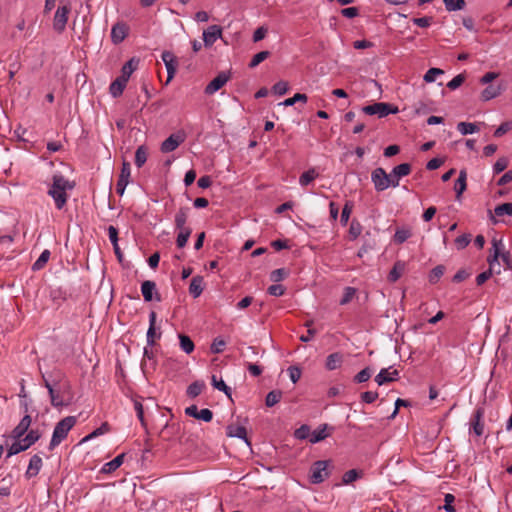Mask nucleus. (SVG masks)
Here are the masks:
<instances>
[{
  "label": "nucleus",
  "mask_w": 512,
  "mask_h": 512,
  "mask_svg": "<svg viewBox=\"0 0 512 512\" xmlns=\"http://www.w3.org/2000/svg\"><path fill=\"white\" fill-rule=\"evenodd\" d=\"M61 377L62 374L59 373L58 378L51 382L44 374L42 375L44 386L47 388L50 396L51 405L55 408L68 406L72 400V397H69L67 400L64 399V394L66 390L70 389V385L67 382L62 384Z\"/></svg>",
  "instance_id": "nucleus-1"
},
{
  "label": "nucleus",
  "mask_w": 512,
  "mask_h": 512,
  "mask_svg": "<svg viewBox=\"0 0 512 512\" xmlns=\"http://www.w3.org/2000/svg\"><path fill=\"white\" fill-rule=\"evenodd\" d=\"M74 188V183H71L62 175H54L53 183L48 190V195L51 196L55 201V206L57 209H62L66 202L68 195L66 190H71Z\"/></svg>",
  "instance_id": "nucleus-2"
},
{
  "label": "nucleus",
  "mask_w": 512,
  "mask_h": 512,
  "mask_svg": "<svg viewBox=\"0 0 512 512\" xmlns=\"http://www.w3.org/2000/svg\"><path fill=\"white\" fill-rule=\"evenodd\" d=\"M77 419L75 416H67L61 419L55 426L52 438L49 444V450L52 451L57 447L64 439H66L69 431L76 424Z\"/></svg>",
  "instance_id": "nucleus-3"
},
{
  "label": "nucleus",
  "mask_w": 512,
  "mask_h": 512,
  "mask_svg": "<svg viewBox=\"0 0 512 512\" xmlns=\"http://www.w3.org/2000/svg\"><path fill=\"white\" fill-rule=\"evenodd\" d=\"M42 436V433L38 429L30 430L26 436L19 441H15L9 448L7 457H11L20 452L26 451L33 444H35Z\"/></svg>",
  "instance_id": "nucleus-4"
},
{
  "label": "nucleus",
  "mask_w": 512,
  "mask_h": 512,
  "mask_svg": "<svg viewBox=\"0 0 512 512\" xmlns=\"http://www.w3.org/2000/svg\"><path fill=\"white\" fill-rule=\"evenodd\" d=\"M362 112L366 115H378L380 118L389 114H396L398 107L386 102H377L362 108Z\"/></svg>",
  "instance_id": "nucleus-5"
},
{
  "label": "nucleus",
  "mask_w": 512,
  "mask_h": 512,
  "mask_svg": "<svg viewBox=\"0 0 512 512\" xmlns=\"http://www.w3.org/2000/svg\"><path fill=\"white\" fill-rule=\"evenodd\" d=\"M330 463L331 461L329 460H318L314 462L311 467L310 482L313 484L322 483L329 476L327 468Z\"/></svg>",
  "instance_id": "nucleus-6"
},
{
  "label": "nucleus",
  "mask_w": 512,
  "mask_h": 512,
  "mask_svg": "<svg viewBox=\"0 0 512 512\" xmlns=\"http://www.w3.org/2000/svg\"><path fill=\"white\" fill-rule=\"evenodd\" d=\"M70 11L69 4L58 7L53 20V28L56 32L62 33L65 30Z\"/></svg>",
  "instance_id": "nucleus-7"
},
{
  "label": "nucleus",
  "mask_w": 512,
  "mask_h": 512,
  "mask_svg": "<svg viewBox=\"0 0 512 512\" xmlns=\"http://www.w3.org/2000/svg\"><path fill=\"white\" fill-rule=\"evenodd\" d=\"M371 181L377 192L386 190L389 187V180L384 168L378 167L371 173Z\"/></svg>",
  "instance_id": "nucleus-8"
},
{
  "label": "nucleus",
  "mask_w": 512,
  "mask_h": 512,
  "mask_svg": "<svg viewBox=\"0 0 512 512\" xmlns=\"http://www.w3.org/2000/svg\"><path fill=\"white\" fill-rule=\"evenodd\" d=\"M485 415V409L483 406H478L470 420V429L476 436H481L484 433V422L483 418Z\"/></svg>",
  "instance_id": "nucleus-9"
},
{
  "label": "nucleus",
  "mask_w": 512,
  "mask_h": 512,
  "mask_svg": "<svg viewBox=\"0 0 512 512\" xmlns=\"http://www.w3.org/2000/svg\"><path fill=\"white\" fill-rule=\"evenodd\" d=\"M130 175H131L130 163L127 161H123L119 179L116 184V192L120 196H122L124 194L126 186L129 183Z\"/></svg>",
  "instance_id": "nucleus-10"
},
{
  "label": "nucleus",
  "mask_w": 512,
  "mask_h": 512,
  "mask_svg": "<svg viewBox=\"0 0 512 512\" xmlns=\"http://www.w3.org/2000/svg\"><path fill=\"white\" fill-rule=\"evenodd\" d=\"M230 79V75L226 72H220L209 84L205 87V94L212 95L220 90Z\"/></svg>",
  "instance_id": "nucleus-11"
},
{
  "label": "nucleus",
  "mask_w": 512,
  "mask_h": 512,
  "mask_svg": "<svg viewBox=\"0 0 512 512\" xmlns=\"http://www.w3.org/2000/svg\"><path fill=\"white\" fill-rule=\"evenodd\" d=\"M185 140V136L183 134H171L167 139H165L161 144V151L163 153L172 152L178 148V146L183 143Z\"/></svg>",
  "instance_id": "nucleus-12"
},
{
  "label": "nucleus",
  "mask_w": 512,
  "mask_h": 512,
  "mask_svg": "<svg viewBox=\"0 0 512 512\" xmlns=\"http://www.w3.org/2000/svg\"><path fill=\"white\" fill-rule=\"evenodd\" d=\"M391 368L392 367L383 368L375 376L374 380L379 386L398 380L399 371L397 369L390 371Z\"/></svg>",
  "instance_id": "nucleus-13"
},
{
  "label": "nucleus",
  "mask_w": 512,
  "mask_h": 512,
  "mask_svg": "<svg viewBox=\"0 0 512 512\" xmlns=\"http://www.w3.org/2000/svg\"><path fill=\"white\" fill-rule=\"evenodd\" d=\"M167 70V82H169L175 75L177 70V58L170 51H164L161 56Z\"/></svg>",
  "instance_id": "nucleus-14"
},
{
  "label": "nucleus",
  "mask_w": 512,
  "mask_h": 512,
  "mask_svg": "<svg viewBox=\"0 0 512 512\" xmlns=\"http://www.w3.org/2000/svg\"><path fill=\"white\" fill-rule=\"evenodd\" d=\"M128 26L123 22H117L111 29V41L113 44H120L128 35Z\"/></svg>",
  "instance_id": "nucleus-15"
},
{
  "label": "nucleus",
  "mask_w": 512,
  "mask_h": 512,
  "mask_svg": "<svg viewBox=\"0 0 512 512\" xmlns=\"http://www.w3.org/2000/svg\"><path fill=\"white\" fill-rule=\"evenodd\" d=\"M222 37V28L219 25H211L203 32V41L206 47L212 46L218 38Z\"/></svg>",
  "instance_id": "nucleus-16"
},
{
  "label": "nucleus",
  "mask_w": 512,
  "mask_h": 512,
  "mask_svg": "<svg viewBox=\"0 0 512 512\" xmlns=\"http://www.w3.org/2000/svg\"><path fill=\"white\" fill-rule=\"evenodd\" d=\"M492 248L490 250V255L487 258V261L492 269L494 263H498V259L501 256V250L504 249V244L502 239L493 238Z\"/></svg>",
  "instance_id": "nucleus-17"
},
{
  "label": "nucleus",
  "mask_w": 512,
  "mask_h": 512,
  "mask_svg": "<svg viewBox=\"0 0 512 512\" xmlns=\"http://www.w3.org/2000/svg\"><path fill=\"white\" fill-rule=\"evenodd\" d=\"M32 419L31 416L26 414L19 424L12 430L11 436L14 439L19 440L22 436H24L28 431L30 425H31Z\"/></svg>",
  "instance_id": "nucleus-18"
},
{
  "label": "nucleus",
  "mask_w": 512,
  "mask_h": 512,
  "mask_svg": "<svg viewBox=\"0 0 512 512\" xmlns=\"http://www.w3.org/2000/svg\"><path fill=\"white\" fill-rule=\"evenodd\" d=\"M42 465H43L42 458L38 454L33 455L29 461L28 468L25 472V477L27 479H31V478L37 476L39 471L42 468Z\"/></svg>",
  "instance_id": "nucleus-19"
},
{
  "label": "nucleus",
  "mask_w": 512,
  "mask_h": 512,
  "mask_svg": "<svg viewBox=\"0 0 512 512\" xmlns=\"http://www.w3.org/2000/svg\"><path fill=\"white\" fill-rule=\"evenodd\" d=\"M327 429H329L330 431L334 430V428L328 426V424L319 425L316 430L311 432L309 441L313 444L323 441L328 436H330V432H326Z\"/></svg>",
  "instance_id": "nucleus-20"
},
{
  "label": "nucleus",
  "mask_w": 512,
  "mask_h": 512,
  "mask_svg": "<svg viewBox=\"0 0 512 512\" xmlns=\"http://www.w3.org/2000/svg\"><path fill=\"white\" fill-rule=\"evenodd\" d=\"M226 430V434L228 437H237L243 439L248 446L251 445L250 441L247 438V430L244 426L228 425Z\"/></svg>",
  "instance_id": "nucleus-21"
},
{
  "label": "nucleus",
  "mask_w": 512,
  "mask_h": 512,
  "mask_svg": "<svg viewBox=\"0 0 512 512\" xmlns=\"http://www.w3.org/2000/svg\"><path fill=\"white\" fill-rule=\"evenodd\" d=\"M125 458V453H121L116 456L113 460L105 463L101 468V473L103 474H111L116 471L123 463Z\"/></svg>",
  "instance_id": "nucleus-22"
},
{
  "label": "nucleus",
  "mask_w": 512,
  "mask_h": 512,
  "mask_svg": "<svg viewBox=\"0 0 512 512\" xmlns=\"http://www.w3.org/2000/svg\"><path fill=\"white\" fill-rule=\"evenodd\" d=\"M189 207H180L175 215V228L177 230L182 229H191L190 227H186L185 224L188 219Z\"/></svg>",
  "instance_id": "nucleus-23"
},
{
  "label": "nucleus",
  "mask_w": 512,
  "mask_h": 512,
  "mask_svg": "<svg viewBox=\"0 0 512 512\" xmlns=\"http://www.w3.org/2000/svg\"><path fill=\"white\" fill-rule=\"evenodd\" d=\"M127 80L124 78V77H117L111 84H110V87H109V91H110V94L114 97V98H117L119 96H121L123 94V91L126 87V84H127Z\"/></svg>",
  "instance_id": "nucleus-24"
},
{
  "label": "nucleus",
  "mask_w": 512,
  "mask_h": 512,
  "mask_svg": "<svg viewBox=\"0 0 512 512\" xmlns=\"http://www.w3.org/2000/svg\"><path fill=\"white\" fill-rule=\"evenodd\" d=\"M495 215L492 214L491 211H489L490 220L496 224L498 221L495 216H503V215H509L512 216V203H503L495 207L494 209Z\"/></svg>",
  "instance_id": "nucleus-25"
},
{
  "label": "nucleus",
  "mask_w": 512,
  "mask_h": 512,
  "mask_svg": "<svg viewBox=\"0 0 512 512\" xmlns=\"http://www.w3.org/2000/svg\"><path fill=\"white\" fill-rule=\"evenodd\" d=\"M203 282H204L203 277L199 276V275L194 276L191 279V282L189 285V293L194 298H198L202 294L203 289H204Z\"/></svg>",
  "instance_id": "nucleus-26"
},
{
  "label": "nucleus",
  "mask_w": 512,
  "mask_h": 512,
  "mask_svg": "<svg viewBox=\"0 0 512 512\" xmlns=\"http://www.w3.org/2000/svg\"><path fill=\"white\" fill-rule=\"evenodd\" d=\"M343 362V354L340 352H334L327 356L325 367L327 370L332 371L341 366Z\"/></svg>",
  "instance_id": "nucleus-27"
},
{
  "label": "nucleus",
  "mask_w": 512,
  "mask_h": 512,
  "mask_svg": "<svg viewBox=\"0 0 512 512\" xmlns=\"http://www.w3.org/2000/svg\"><path fill=\"white\" fill-rule=\"evenodd\" d=\"M466 179H467V172H466V170L462 169L459 172V176H458L457 180L455 181V185H454V190L456 192L457 200L460 199L461 195L467 188Z\"/></svg>",
  "instance_id": "nucleus-28"
},
{
  "label": "nucleus",
  "mask_w": 512,
  "mask_h": 512,
  "mask_svg": "<svg viewBox=\"0 0 512 512\" xmlns=\"http://www.w3.org/2000/svg\"><path fill=\"white\" fill-rule=\"evenodd\" d=\"M501 91V85L491 84L481 92V100L489 101L491 99H494L501 94Z\"/></svg>",
  "instance_id": "nucleus-29"
},
{
  "label": "nucleus",
  "mask_w": 512,
  "mask_h": 512,
  "mask_svg": "<svg viewBox=\"0 0 512 512\" xmlns=\"http://www.w3.org/2000/svg\"><path fill=\"white\" fill-rule=\"evenodd\" d=\"M139 64V59L132 57L128 60L121 69V77H124L127 81L129 80L131 74L137 69Z\"/></svg>",
  "instance_id": "nucleus-30"
},
{
  "label": "nucleus",
  "mask_w": 512,
  "mask_h": 512,
  "mask_svg": "<svg viewBox=\"0 0 512 512\" xmlns=\"http://www.w3.org/2000/svg\"><path fill=\"white\" fill-rule=\"evenodd\" d=\"M156 291V284L151 280H145L141 285V292L146 302L153 300V292Z\"/></svg>",
  "instance_id": "nucleus-31"
},
{
  "label": "nucleus",
  "mask_w": 512,
  "mask_h": 512,
  "mask_svg": "<svg viewBox=\"0 0 512 512\" xmlns=\"http://www.w3.org/2000/svg\"><path fill=\"white\" fill-rule=\"evenodd\" d=\"M204 388L205 383L203 381H194L187 388V396L190 398H196L202 393Z\"/></svg>",
  "instance_id": "nucleus-32"
},
{
  "label": "nucleus",
  "mask_w": 512,
  "mask_h": 512,
  "mask_svg": "<svg viewBox=\"0 0 512 512\" xmlns=\"http://www.w3.org/2000/svg\"><path fill=\"white\" fill-rule=\"evenodd\" d=\"M180 348L187 354L194 351L195 345L192 339L185 334H179Z\"/></svg>",
  "instance_id": "nucleus-33"
},
{
  "label": "nucleus",
  "mask_w": 512,
  "mask_h": 512,
  "mask_svg": "<svg viewBox=\"0 0 512 512\" xmlns=\"http://www.w3.org/2000/svg\"><path fill=\"white\" fill-rule=\"evenodd\" d=\"M411 236L412 232L410 228H398L394 234L393 241L396 244H402Z\"/></svg>",
  "instance_id": "nucleus-34"
},
{
  "label": "nucleus",
  "mask_w": 512,
  "mask_h": 512,
  "mask_svg": "<svg viewBox=\"0 0 512 512\" xmlns=\"http://www.w3.org/2000/svg\"><path fill=\"white\" fill-rule=\"evenodd\" d=\"M443 3L448 12L463 10L466 6L465 0H443Z\"/></svg>",
  "instance_id": "nucleus-35"
},
{
  "label": "nucleus",
  "mask_w": 512,
  "mask_h": 512,
  "mask_svg": "<svg viewBox=\"0 0 512 512\" xmlns=\"http://www.w3.org/2000/svg\"><path fill=\"white\" fill-rule=\"evenodd\" d=\"M148 151L144 145H141L137 148L135 152V165L140 168L147 161Z\"/></svg>",
  "instance_id": "nucleus-36"
},
{
  "label": "nucleus",
  "mask_w": 512,
  "mask_h": 512,
  "mask_svg": "<svg viewBox=\"0 0 512 512\" xmlns=\"http://www.w3.org/2000/svg\"><path fill=\"white\" fill-rule=\"evenodd\" d=\"M282 391L281 390H272L270 391L265 398V404L267 407H273L278 402H280L282 398Z\"/></svg>",
  "instance_id": "nucleus-37"
},
{
  "label": "nucleus",
  "mask_w": 512,
  "mask_h": 512,
  "mask_svg": "<svg viewBox=\"0 0 512 512\" xmlns=\"http://www.w3.org/2000/svg\"><path fill=\"white\" fill-rule=\"evenodd\" d=\"M411 170H412L411 164H409V163H402L400 165L395 166L392 169V176H396V177L402 178L404 176L409 175L411 173Z\"/></svg>",
  "instance_id": "nucleus-38"
},
{
  "label": "nucleus",
  "mask_w": 512,
  "mask_h": 512,
  "mask_svg": "<svg viewBox=\"0 0 512 512\" xmlns=\"http://www.w3.org/2000/svg\"><path fill=\"white\" fill-rule=\"evenodd\" d=\"M457 129L462 135L472 134L479 130L475 123L470 122H459Z\"/></svg>",
  "instance_id": "nucleus-39"
},
{
  "label": "nucleus",
  "mask_w": 512,
  "mask_h": 512,
  "mask_svg": "<svg viewBox=\"0 0 512 512\" xmlns=\"http://www.w3.org/2000/svg\"><path fill=\"white\" fill-rule=\"evenodd\" d=\"M318 176V173L314 168H311L304 173L301 174L299 178V183L302 186L309 185L316 177Z\"/></svg>",
  "instance_id": "nucleus-40"
},
{
  "label": "nucleus",
  "mask_w": 512,
  "mask_h": 512,
  "mask_svg": "<svg viewBox=\"0 0 512 512\" xmlns=\"http://www.w3.org/2000/svg\"><path fill=\"white\" fill-rule=\"evenodd\" d=\"M50 255V251L45 249L39 256V258L33 263L32 270L37 271L42 269L48 262Z\"/></svg>",
  "instance_id": "nucleus-41"
},
{
  "label": "nucleus",
  "mask_w": 512,
  "mask_h": 512,
  "mask_svg": "<svg viewBox=\"0 0 512 512\" xmlns=\"http://www.w3.org/2000/svg\"><path fill=\"white\" fill-rule=\"evenodd\" d=\"M444 272H445V266L437 265L430 271L429 282L431 284L437 283L439 281V279L443 276Z\"/></svg>",
  "instance_id": "nucleus-42"
},
{
  "label": "nucleus",
  "mask_w": 512,
  "mask_h": 512,
  "mask_svg": "<svg viewBox=\"0 0 512 512\" xmlns=\"http://www.w3.org/2000/svg\"><path fill=\"white\" fill-rule=\"evenodd\" d=\"M403 270L404 264L396 262L388 275V280L390 282H396L400 278Z\"/></svg>",
  "instance_id": "nucleus-43"
},
{
  "label": "nucleus",
  "mask_w": 512,
  "mask_h": 512,
  "mask_svg": "<svg viewBox=\"0 0 512 512\" xmlns=\"http://www.w3.org/2000/svg\"><path fill=\"white\" fill-rule=\"evenodd\" d=\"M191 233H192V229L179 230V233L176 238V244H177L178 248H183L187 244V241H188Z\"/></svg>",
  "instance_id": "nucleus-44"
},
{
  "label": "nucleus",
  "mask_w": 512,
  "mask_h": 512,
  "mask_svg": "<svg viewBox=\"0 0 512 512\" xmlns=\"http://www.w3.org/2000/svg\"><path fill=\"white\" fill-rule=\"evenodd\" d=\"M362 232V225L360 224V222L356 219H353L351 221V224H350V228H349V237L351 240H355L357 239L360 234Z\"/></svg>",
  "instance_id": "nucleus-45"
},
{
  "label": "nucleus",
  "mask_w": 512,
  "mask_h": 512,
  "mask_svg": "<svg viewBox=\"0 0 512 512\" xmlns=\"http://www.w3.org/2000/svg\"><path fill=\"white\" fill-rule=\"evenodd\" d=\"M310 434H311L310 426L307 424H303L295 430L294 437L298 440H305V439L310 438Z\"/></svg>",
  "instance_id": "nucleus-46"
},
{
  "label": "nucleus",
  "mask_w": 512,
  "mask_h": 512,
  "mask_svg": "<svg viewBox=\"0 0 512 512\" xmlns=\"http://www.w3.org/2000/svg\"><path fill=\"white\" fill-rule=\"evenodd\" d=\"M352 209H353V203L351 201H347L344 204V207H343L342 213H341V217H340V223L343 226L347 225V223L349 221V218H350V215L352 213Z\"/></svg>",
  "instance_id": "nucleus-47"
},
{
  "label": "nucleus",
  "mask_w": 512,
  "mask_h": 512,
  "mask_svg": "<svg viewBox=\"0 0 512 512\" xmlns=\"http://www.w3.org/2000/svg\"><path fill=\"white\" fill-rule=\"evenodd\" d=\"M308 100V97L306 94H303V93H296L293 97H290V98H287L285 99L282 103H280L281 105H284V106H292L294 105L296 102H302V103H306Z\"/></svg>",
  "instance_id": "nucleus-48"
},
{
  "label": "nucleus",
  "mask_w": 512,
  "mask_h": 512,
  "mask_svg": "<svg viewBox=\"0 0 512 512\" xmlns=\"http://www.w3.org/2000/svg\"><path fill=\"white\" fill-rule=\"evenodd\" d=\"M371 375H372L371 368L370 367H366V368L362 369L360 372H358L354 376L353 381L355 383L367 382L371 378Z\"/></svg>",
  "instance_id": "nucleus-49"
},
{
  "label": "nucleus",
  "mask_w": 512,
  "mask_h": 512,
  "mask_svg": "<svg viewBox=\"0 0 512 512\" xmlns=\"http://www.w3.org/2000/svg\"><path fill=\"white\" fill-rule=\"evenodd\" d=\"M211 380L215 389L224 392L229 398H231V388L228 387L222 379L217 380L216 376L213 375Z\"/></svg>",
  "instance_id": "nucleus-50"
},
{
  "label": "nucleus",
  "mask_w": 512,
  "mask_h": 512,
  "mask_svg": "<svg viewBox=\"0 0 512 512\" xmlns=\"http://www.w3.org/2000/svg\"><path fill=\"white\" fill-rule=\"evenodd\" d=\"M270 56V52L269 51H261L257 54H255L253 56V58L251 59L250 63H249V68H255L256 66H258L261 62H263L264 60H266L268 57Z\"/></svg>",
  "instance_id": "nucleus-51"
},
{
  "label": "nucleus",
  "mask_w": 512,
  "mask_h": 512,
  "mask_svg": "<svg viewBox=\"0 0 512 512\" xmlns=\"http://www.w3.org/2000/svg\"><path fill=\"white\" fill-rule=\"evenodd\" d=\"M361 472L356 469H351L343 474L342 482L343 484H350L360 478Z\"/></svg>",
  "instance_id": "nucleus-52"
},
{
  "label": "nucleus",
  "mask_w": 512,
  "mask_h": 512,
  "mask_svg": "<svg viewBox=\"0 0 512 512\" xmlns=\"http://www.w3.org/2000/svg\"><path fill=\"white\" fill-rule=\"evenodd\" d=\"M444 74V71L440 68H430L424 75V81L427 83L434 82L436 77Z\"/></svg>",
  "instance_id": "nucleus-53"
},
{
  "label": "nucleus",
  "mask_w": 512,
  "mask_h": 512,
  "mask_svg": "<svg viewBox=\"0 0 512 512\" xmlns=\"http://www.w3.org/2000/svg\"><path fill=\"white\" fill-rule=\"evenodd\" d=\"M356 294V289L353 288V287H345L344 288V292H343V296L340 300V305H346L348 304L352 299L353 297L355 296Z\"/></svg>",
  "instance_id": "nucleus-54"
},
{
  "label": "nucleus",
  "mask_w": 512,
  "mask_h": 512,
  "mask_svg": "<svg viewBox=\"0 0 512 512\" xmlns=\"http://www.w3.org/2000/svg\"><path fill=\"white\" fill-rule=\"evenodd\" d=\"M147 344L149 346H153L156 342V339L161 337V332H156V326H149L147 331Z\"/></svg>",
  "instance_id": "nucleus-55"
},
{
  "label": "nucleus",
  "mask_w": 512,
  "mask_h": 512,
  "mask_svg": "<svg viewBox=\"0 0 512 512\" xmlns=\"http://www.w3.org/2000/svg\"><path fill=\"white\" fill-rule=\"evenodd\" d=\"M288 88V82L281 80L273 85L272 91L274 92V94L282 96L287 93Z\"/></svg>",
  "instance_id": "nucleus-56"
},
{
  "label": "nucleus",
  "mask_w": 512,
  "mask_h": 512,
  "mask_svg": "<svg viewBox=\"0 0 512 512\" xmlns=\"http://www.w3.org/2000/svg\"><path fill=\"white\" fill-rule=\"evenodd\" d=\"M509 164V160L507 157H500L495 164L493 165L494 174H499L503 172Z\"/></svg>",
  "instance_id": "nucleus-57"
},
{
  "label": "nucleus",
  "mask_w": 512,
  "mask_h": 512,
  "mask_svg": "<svg viewBox=\"0 0 512 512\" xmlns=\"http://www.w3.org/2000/svg\"><path fill=\"white\" fill-rule=\"evenodd\" d=\"M471 241V234H462L455 239V245L458 250H462L468 246Z\"/></svg>",
  "instance_id": "nucleus-58"
},
{
  "label": "nucleus",
  "mask_w": 512,
  "mask_h": 512,
  "mask_svg": "<svg viewBox=\"0 0 512 512\" xmlns=\"http://www.w3.org/2000/svg\"><path fill=\"white\" fill-rule=\"evenodd\" d=\"M110 430V426L107 422H104L99 428L95 429L92 433L87 435L83 441H87L89 439H92L94 437H97L99 435H102Z\"/></svg>",
  "instance_id": "nucleus-59"
},
{
  "label": "nucleus",
  "mask_w": 512,
  "mask_h": 512,
  "mask_svg": "<svg viewBox=\"0 0 512 512\" xmlns=\"http://www.w3.org/2000/svg\"><path fill=\"white\" fill-rule=\"evenodd\" d=\"M225 345H226V342L223 339L217 337L213 340L210 350L214 354H219V353L223 352Z\"/></svg>",
  "instance_id": "nucleus-60"
},
{
  "label": "nucleus",
  "mask_w": 512,
  "mask_h": 512,
  "mask_svg": "<svg viewBox=\"0 0 512 512\" xmlns=\"http://www.w3.org/2000/svg\"><path fill=\"white\" fill-rule=\"evenodd\" d=\"M465 79L466 77L464 74H458L447 83V87L451 90H455L465 82Z\"/></svg>",
  "instance_id": "nucleus-61"
},
{
  "label": "nucleus",
  "mask_w": 512,
  "mask_h": 512,
  "mask_svg": "<svg viewBox=\"0 0 512 512\" xmlns=\"http://www.w3.org/2000/svg\"><path fill=\"white\" fill-rule=\"evenodd\" d=\"M288 276V272L284 268H279L271 272L270 279L273 282H280Z\"/></svg>",
  "instance_id": "nucleus-62"
},
{
  "label": "nucleus",
  "mask_w": 512,
  "mask_h": 512,
  "mask_svg": "<svg viewBox=\"0 0 512 512\" xmlns=\"http://www.w3.org/2000/svg\"><path fill=\"white\" fill-rule=\"evenodd\" d=\"M512 129V121L503 122L495 131L494 137H501Z\"/></svg>",
  "instance_id": "nucleus-63"
},
{
  "label": "nucleus",
  "mask_w": 512,
  "mask_h": 512,
  "mask_svg": "<svg viewBox=\"0 0 512 512\" xmlns=\"http://www.w3.org/2000/svg\"><path fill=\"white\" fill-rule=\"evenodd\" d=\"M455 500V497L454 495L448 493L445 495L444 497V506H443V509L446 511V512H456V509L455 507L452 505V503L454 502Z\"/></svg>",
  "instance_id": "nucleus-64"
}]
</instances>
